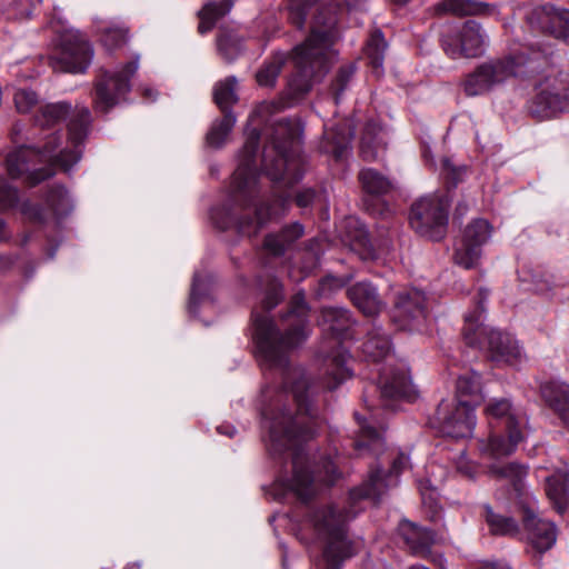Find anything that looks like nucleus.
<instances>
[{
	"mask_svg": "<svg viewBox=\"0 0 569 569\" xmlns=\"http://www.w3.org/2000/svg\"><path fill=\"white\" fill-rule=\"evenodd\" d=\"M290 385V395L296 403L297 412L292 416L287 409L284 400L288 395L279 393L276 401L261 411L263 428L268 430L267 447L270 455H281L286 450H292V477L278 480L276 487L292 491L299 499L307 500L318 490L317 483L323 481L333 483L337 479L336 467L332 461L325 459L321 469L316 476L307 470V456L299 448L300 443L312 438L318 427V411L309 401L306 391L310 388L309 379L301 368H295L287 372L286 389Z\"/></svg>",
	"mask_w": 569,
	"mask_h": 569,
	"instance_id": "nucleus-1",
	"label": "nucleus"
},
{
	"mask_svg": "<svg viewBox=\"0 0 569 569\" xmlns=\"http://www.w3.org/2000/svg\"><path fill=\"white\" fill-rule=\"evenodd\" d=\"M68 116L67 136L52 132L44 136L42 144L22 146L8 154L6 164L11 178H23L30 184H37L53 174L52 166H59L68 172L79 162L90 123L87 107L72 110L66 101L40 104L33 121L37 127L49 129Z\"/></svg>",
	"mask_w": 569,
	"mask_h": 569,
	"instance_id": "nucleus-2",
	"label": "nucleus"
},
{
	"mask_svg": "<svg viewBox=\"0 0 569 569\" xmlns=\"http://www.w3.org/2000/svg\"><path fill=\"white\" fill-rule=\"evenodd\" d=\"M329 8L319 6L316 0H290L289 19L292 24L310 27L307 39L293 48L290 61L296 68L288 81V94L298 99L306 94L312 80L323 76L336 60L333 50L336 16Z\"/></svg>",
	"mask_w": 569,
	"mask_h": 569,
	"instance_id": "nucleus-3",
	"label": "nucleus"
},
{
	"mask_svg": "<svg viewBox=\"0 0 569 569\" xmlns=\"http://www.w3.org/2000/svg\"><path fill=\"white\" fill-rule=\"evenodd\" d=\"M308 307L301 293L295 296L291 310L286 317L290 329L280 336L267 316L253 313L254 340L260 361L269 367H284L288 351L303 342L310 329L307 321Z\"/></svg>",
	"mask_w": 569,
	"mask_h": 569,
	"instance_id": "nucleus-4",
	"label": "nucleus"
},
{
	"mask_svg": "<svg viewBox=\"0 0 569 569\" xmlns=\"http://www.w3.org/2000/svg\"><path fill=\"white\" fill-rule=\"evenodd\" d=\"M348 519L347 513L333 506L319 508L308 513L296 535L305 545L311 541L320 542L327 569H338L340 561L353 555V546L346 535Z\"/></svg>",
	"mask_w": 569,
	"mask_h": 569,
	"instance_id": "nucleus-5",
	"label": "nucleus"
},
{
	"mask_svg": "<svg viewBox=\"0 0 569 569\" xmlns=\"http://www.w3.org/2000/svg\"><path fill=\"white\" fill-rule=\"evenodd\" d=\"M488 472L490 477L506 480L512 486V493L522 509V522L530 545L540 553L549 550L556 543L557 528L553 522L538 517L537 500L530 496L523 485L528 473L527 468L516 462L492 463Z\"/></svg>",
	"mask_w": 569,
	"mask_h": 569,
	"instance_id": "nucleus-6",
	"label": "nucleus"
},
{
	"mask_svg": "<svg viewBox=\"0 0 569 569\" xmlns=\"http://www.w3.org/2000/svg\"><path fill=\"white\" fill-rule=\"evenodd\" d=\"M301 128L297 121H278L270 138V146L263 150L262 161L267 176L286 186L302 178V160L298 153Z\"/></svg>",
	"mask_w": 569,
	"mask_h": 569,
	"instance_id": "nucleus-7",
	"label": "nucleus"
},
{
	"mask_svg": "<svg viewBox=\"0 0 569 569\" xmlns=\"http://www.w3.org/2000/svg\"><path fill=\"white\" fill-rule=\"evenodd\" d=\"M319 325L322 331L331 336L330 351L322 350L325 359V388L336 389L351 376L348 368L349 353L341 347L340 338L351 327L350 312L343 308L325 307L321 310Z\"/></svg>",
	"mask_w": 569,
	"mask_h": 569,
	"instance_id": "nucleus-8",
	"label": "nucleus"
},
{
	"mask_svg": "<svg viewBox=\"0 0 569 569\" xmlns=\"http://www.w3.org/2000/svg\"><path fill=\"white\" fill-rule=\"evenodd\" d=\"M485 309H478L465 317L463 337L468 345L486 348L490 358L497 362L517 366L522 361V350L518 341L509 333L487 327L482 322Z\"/></svg>",
	"mask_w": 569,
	"mask_h": 569,
	"instance_id": "nucleus-9",
	"label": "nucleus"
},
{
	"mask_svg": "<svg viewBox=\"0 0 569 569\" xmlns=\"http://www.w3.org/2000/svg\"><path fill=\"white\" fill-rule=\"evenodd\" d=\"M528 62L523 54L485 62L467 76L463 90L470 97L485 94L510 78L525 74Z\"/></svg>",
	"mask_w": 569,
	"mask_h": 569,
	"instance_id": "nucleus-10",
	"label": "nucleus"
},
{
	"mask_svg": "<svg viewBox=\"0 0 569 569\" xmlns=\"http://www.w3.org/2000/svg\"><path fill=\"white\" fill-rule=\"evenodd\" d=\"M449 199L431 194L420 198L411 208L410 224L420 236L440 240L448 224Z\"/></svg>",
	"mask_w": 569,
	"mask_h": 569,
	"instance_id": "nucleus-11",
	"label": "nucleus"
},
{
	"mask_svg": "<svg viewBox=\"0 0 569 569\" xmlns=\"http://www.w3.org/2000/svg\"><path fill=\"white\" fill-rule=\"evenodd\" d=\"M259 133L252 130L240 152L239 163L232 177V199L239 206L247 208L257 194L256 154Z\"/></svg>",
	"mask_w": 569,
	"mask_h": 569,
	"instance_id": "nucleus-12",
	"label": "nucleus"
},
{
	"mask_svg": "<svg viewBox=\"0 0 569 569\" xmlns=\"http://www.w3.org/2000/svg\"><path fill=\"white\" fill-rule=\"evenodd\" d=\"M530 112L540 119H548L569 111V81L558 76H547L536 87Z\"/></svg>",
	"mask_w": 569,
	"mask_h": 569,
	"instance_id": "nucleus-13",
	"label": "nucleus"
},
{
	"mask_svg": "<svg viewBox=\"0 0 569 569\" xmlns=\"http://www.w3.org/2000/svg\"><path fill=\"white\" fill-rule=\"evenodd\" d=\"M475 409L458 405L455 400H443L439 403L433 426L445 436L451 438H468L476 427Z\"/></svg>",
	"mask_w": 569,
	"mask_h": 569,
	"instance_id": "nucleus-14",
	"label": "nucleus"
},
{
	"mask_svg": "<svg viewBox=\"0 0 569 569\" xmlns=\"http://www.w3.org/2000/svg\"><path fill=\"white\" fill-rule=\"evenodd\" d=\"M138 70V59L128 62L121 70L104 72L96 86L94 108L107 112L130 91V77Z\"/></svg>",
	"mask_w": 569,
	"mask_h": 569,
	"instance_id": "nucleus-15",
	"label": "nucleus"
},
{
	"mask_svg": "<svg viewBox=\"0 0 569 569\" xmlns=\"http://www.w3.org/2000/svg\"><path fill=\"white\" fill-rule=\"evenodd\" d=\"M288 200L280 198L272 206H260L254 208V219H238L231 208L214 209L211 211V219L219 229H228L236 224L238 229L247 234L253 236L271 218L278 217L287 209Z\"/></svg>",
	"mask_w": 569,
	"mask_h": 569,
	"instance_id": "nucleus-16",
	"label": "nucleus"
},
{
	"mask_svg": "<svg viewBox=\"0 0 569 569\" xmlns=\"http://www.w3.org/2000/svg\"><path fill=\"white\" fill-rule=\"evenodd\" d=\"M492 228L485 219L469 223L457 242L453 253L455 263L465 268H475L481 258V247L490 239Z\"/></svg>",
	"mask_w": 569,
	"mask_h": 569,
	"instance_id": "nucleus-17",
	"label": "nucleus"
},
{
	"mask_svg": "<svg viewBox=\"0 0 569 569\" xmlns=\"http://www.w3.org/2000/svg\"><path fill=\"white\" fill-rule=\"evenodd\" d=\"M92 48L77 34H66L59 52L51 57V66L56 71L84 72L92 59Z\"/></svg>",
	"mask_w": 569,
	"mask_h": 569,
	"instance_id": "nucleus-18",
	"label": "nucleus"
},
{
	"mask_svg": "<svg viewBox=\"0 0 569 569\" xmlns=\"http://www.w3.org/2000/svg\"><path fill=\"white\" fill-rule=\"evenodd\" d=\"M425 295L418 289L400 292L393 310V320L403 330H417L426 319Z\"/></svg>",
	"mask_w": 569,
	"mask_h": 569,
	"instance_id": "nucleus-19",
	"label": "nucleus"
},
{
	"mask_svg": "<svg viewBox=\"0 0 569 569\" xmlns=\"http://www.w3.org/2000/svg\"><path fill=\"white\" fill-rule=\"evenodd\" d=\"M442 46L452 59L473 58L483 52L486 36L476 21L469 20L463 24L458 39L445 38Z\"/></svg>",
	"mask_w": 569,
	"mask_h": 569,
	"instance_id": "nucleus-20",
	"label": "nucleus"
},
{
	"mask_svg": "<svg viewBox=\"0 0 569 569\" xmlns=\"http://www.w3.org/2000/svg\"><path fill=\"white\" fill-rule=\"evenodd\" d=\"M527 20L532 28L569 41V10L540 6L528 13Z\"/></svg>",
	"mask_w": 569,
	"mask_h": 569,
	"instance_id": "nucleus-21",
	"label": "nucleus"
},
{
	"mask_svg": "<svg viewBox=\"0 0 569 569\" xmlns=\"http://www.w3.org/2000/svg\"><path fill=\"white\" fill-rule=\"evenodd\" d=\"M381 398L385 401L393 399L413 400L416 390L408 376L407 369L401 366L398 369L391 368V362L388 368H383L378 380Z\"/></svg>",
	"mask_w": 569,
	"mask_h": 569,
	"instance_id": "nucleus-22",
	"label": "nucleus"
},
{
	"mask_svg": "<svg viewBox=\"0 0 569 569\" xmlns=\"http://www.w3.org/2000/svg\"><path fill=\"white\" fill-rule=\"evenodd\" d=\"M526 428H505V433L490 432L479 440V451L483 457L500 459L512 455L525 439Z\"/></svg>",
	"mask_w": 569,
	"mask_h": 569,
	"instance_id": "nucleus-23",
	"label": "nucleus"
},
{
	"mask_svg": "<svg viewBox=\"0 0 569 569\" xmlns=\"http://www.w3.org/2000/svg\"><path fill=\"white\" fill-rule=\"evenodd\" d=\"M546 493L556 511L569 512V469L566 463L545 477Z\"/></svg>",
	"mask_w": 569,
	"mask_h": 569,
	"instance_id": "nucleus-24",
	"label": "nucleus"
},
{
	"mask_svg": "<svg viewBox=\"0 0 569 569\" xmlns=\"http://www.w3.org/2000/svg\"><path fill=\"white\" fill-rule=\"evenodd\" d=\"M485 413L489 419L503 421L505 428H527L528 425L526 415L515 408L507 398L489 400Z\"/></svg>",
	"mask_w": 569,
	"mask_h": 569,
	"instance_id": "nucleus-25",
	"label": "nucleus"
},
{
	"mask_svg": "<svg viewBox=\"0 0 569 569\" xmlns=\"http://www.w3.org/2000/svg\"><path fill=\"white\" fill-rule=\"evenodd\" d=\"M456 403L475 409L483 400L480 375L473 370L460 375L456 386Z\"/></svg>",
	"mask_w": 569,
	"mask_h": 569,
	"instance_id": "nucleus-26",
	"label": "nucleus"
},
{
	"mask_svg": "<svg viewBox=\"0 0 569 569\" xmlns=\"http://www.w3.org/2000/svg\"><path fill=\"white\" fill-rule=\"evenodd\" d=\"M399 531L412 553L417 556H428L431 546L436 542V538L431 531L420 528L407 520L400 523Z\"/></svg>",
	"mask_w": 569,
	"mask_h": 569,
	"instance_id": "nucleus-27",
	"label": "nucleus"
},
{
	"mask_svg": "<svg viewBox=\"0 0 569 569\" xmlns=\"http://www.w3.org/2000/svg\"><path fill=\"white\" fill-rule=\"evenodd\" d=\"M385 130L376 122H369L362 133L360 153L366 161L377 160L386 149Z\"/></svg>",
	"mask_w": 569,
	"mask_h": 569,
	"instance_id": "nucleus-28",
	"label": "nucleus"
},
{
	"mask_svg": "<svg viewBox=\"0 0 569 569\" xmlns=\"http://www.w3.org/2000/svg\"><path fill=\"white\" fill-rule=\"evenodd\" d=\"M348 296L357 308L367 316H375L381 310V301L376 288L367 282H359L348 289Z\"/></svg>",
	"mask_w": 569,
	"mask_h": 569,
	"instance_id": "nucleus-29",
	"label": "nucleus"
},
{
	"mask_svg": "<svg viewBox=\"0 0 569 569\" xmlns=\"http://www.w3.org/2000/svg\"><path fill=\"white\" fill-rule=\"evenodd\" d=\"M440 13L453 16L493 14L496 8L489 3L475 0H442L437 4Z\"/></svg>",
	"mask_w": 569,
	"mask_h": 569,
	"instance_id": "nucleus-30",
	"label": "nucleus"
},
{
	"mask_svg": "<svg viewBox=\"0 0 569 569\" xmlns=\"http://www.w3.org/2000/svg\"><path fill=\"white\" fill-rule=\"evenodd\" d=\"M363 355L373 362L380 360H391L390 341L388 336L380 328L369 333L367 340L362 345Z\"/></svg>",
	"mask_w": 569,
	"mask_h": 569,
	"instance_id": "nucleus-31",
	"label": "nucleus"
},
{
	"mask_svg": "<svg viewBox=\"0 0 569 569\" xmlns=\"http://www.w3.org/2000/svg\"><path fill=\"white\" fill-rule=\"evenodd\" d=\"M98 30L101 43L108 51L120 48L129 39V28L120 20L102 22Z\"/></svg>",
	"mask_w": 569,
	"mask_h": 569,
	"instance_id": "nucleus-32",
	"label": "nucleus"
},
{
	"mask_svg": "<svg viewBox=\"0 0 569 569\" xmlns=\"http://www.w3.org/2000/svg\"><path fill=\"white\" fill-rule=\"evenodd\" d=\"M325 136L332 144L330 152H332L338 159L342 158L355 136L353 121L346 120L343 128L338 126L327 129L325 131Z\"/></svg>",
	"mask_w": 569,
	"mask_h": 569,
	"instance_id": "nucleus-33",
	"label": "nucleus"
},
{
	"mask_svg": "<svg viewBox=\"0 0 569 569\" xmlns=\"http://www.w3.org/2000/svg\"><path fill=\"white\" fill-rule=\"evenodd\" d=\"M541 395L547 405L559 415L569 403V385L562 381H549L541 386Z\"/></svg>",
	"mask_w": 569,
	"mask_h": 569,
	"instance_id": "nucleus-34",
	"label": "nucleus"
},
{
	"mask_svg": "<svg viewBox=\"0 0 569 569\" xmlns=\"http://www.w3.org/2000/svg\"><path fill=\"white\" fill-rule=\"evenodd\" d=\"M303 234V227L293 223L282 230L280 234H269L264 240V248L273 256L282 254L288 246Z\"/></svg>",
	"mask_w": 569,
	"mask_h": 569,
	"instance_id": "nucleus-35",
	"label": "nucleus"
},
{
	"mask_svg": "<svg viewBox=\"0 0 569 569\" xmlns=\"http://www.w3.org/2000/svg\"><path fill=\"white\" fill-rule=\"evenodd\" d=\"M232 3L229 0L207 3L198 13L200 22L198 30L201 34L210 31L216 22L231 10Z\"/></svg>",
	"mask_w": 569,
	"mask_h": 569,
	"instance_id": "nucleus-36",
	"label": "nucleus"
},
{
	"mask_svg": "<svg viewBox=\"0 0 569 569\" xmlns=\"http://www.w3.org/2000/svg\"><path fill=\"white\" fill-rule=\"evenodd\" d=\"M236 123V117L231 112H226L223 117L216 120L209 129L206 140L211 148L219 149L227 141L228 137Z\"/></svg>",
	"mask_w": 569,
	"mask_h": 569,
	"instance_id": "nucleus-37",
	"label": "nucleus"
},
{
	"mask_svg": "<svg viewBox=\"0 0 569 569\" xmlns=\"http://www.w3.org/2000/svg\"><path fill=\"white\" fill-rule=\"evenodd\" d=\"M213 98L223 113L229 112V107L238 100L237 79L228 77L223 81L217 82L213 89Z\"/></svg>",
	"mask_w": 569,
	"mask_h": 569,
	"instance_id": "nucleus-38",
	"label": "nucleus"
},
{
	"mask_svg": "<svg viewBox=\"0 0 569 569\" xmlns=\"http://www.w3.org/2000/svg\"><path fill=\"white\" fill-rule=\"evenodd\" d=\"M288 58L284 53H276L257 72V82L261 87H273L280 73L281 68Z\"/></svg>",
	"mask_w": 569,
	"mask_h": 569,
	"instance_id": "nucleus-39",
	"label": "nucleus"
},
{
	"mask_svg": "<svg viewBox=\"0 0 569 569\" xmlns=\"http://www.w3.org/2000/svg\"><path fill=\"white\" fill-rule=\"evenodd\" d=\"M485 518L493 535L509 536L518 531V525L511 517L496 513L490 506L485 507Z\"/></svg>",
	"mask_w": 569,
	"mask_h": 569,
	"instance_id": "nucleus-40",
	"label": "nucleus"
},
{
	"mask_svg": "<svg viewBox=\"0 0 569 569\" xmlns=\"http://www.w3.org/2000/svg\"><path fill=\"white\" fill-rule=\"evenodd\" d=\"M46 203L57 217H63L72 210L71 198L61 186L53 187L48 191Z\"/></svg>",
	"mask_w": 569,
	"mask_h": 569,
	"instance_id": "nucleus-41",
	"label": "nucleus"
},
{
	"mask_svg": "<svg viewBox=\"0 0 569 569\" xmlns=\"http://www.w3.org/2000/svg\"><path fill=\"white\" fill-rule=\"evenodd\" d=\"M387 488L386 479L382 470L377 469L369 476L366 485L358 490L351 492L352 497H363L377 500L385 492Z\"/></svg>",
	"mask_w": 569,
	"mask_h": 569,
	"instance_id": "nucleus-42",
	"label": "nucleus"
},
{
	"mask_svg": "<svg viewBox=\"0 0 569 569\" xmlns=\"http://www.w3.org/2000/svg\"><path fill=\"white\" fill-rule=\"evenodd\" d=\"M359 179L363 189L371 194H382L391 188L390 181L373 169H363Z\"/></svg>",
	"mask_w": 569,
	"mask_h": 569,
	"instance_id": "nucleus-43",
	"label": "nucleus"
},
{
	"mask_svg": "<svg viewBox=\"0 0 569 569\" xmlns=\"http://www.w3.org/2000/svg\"><path fill=\"white\" fill-rule=\"evenodd\" d=\"M386 49L387 43L382 32L380 30L375 31L367 42L366 54L378 72L382 67Z\"/></svg>",
	"mask_w": 569,
	"mask_h": 569,
	"instance_id": "nucleus-44",
	"label": "nucleus"
},
{
	"mask_svg": "<svg viewBox=\"0 0 569 569\" xmlns=\"http://www.w3.org/2000/svg\"><path fill=\"white\" fill-rule=\"evenodd\" d=\"M356 419L359 422L362 437V440L357 442V448L369 447L371 450H377L382 443L380 430L369 425L367 418H360L356 415Z\"/></svg>",
	"mask_w": 569,
	"mask_h": 569,
	"instance_id": "nucleus-45",
	"label": "nucleus"
},
{
	"mask_svg": "<svg viewBox=\"0 0 569 569\" xmlns=\"http://www.w3.org/2000/svg\"><path fill=\"white\" fill-rule=\"evenodd\" d=\"M13 102L19 113H29L40 106V99L37 92L27 88L16 90L13 94Z\"/></svg>",
	"mask_w": 569,
	"mask_h": 569,
	"instance_id": "nucleus-46",
	"label": "nucleus"
},
{
	"mask_svg": "<svg viewBox=\"0 0 569 569\" xmlns=\"http://www.w3.org/2000/svg\"><path fill=\"white\" fill-rule=\"evenodd\" d=\"M217 46L222 57L230 61L236 58L240 51V41L232 32H222L217 39Z\"/></svg>",
	"mask_w": 569,
	"mask_h": 569,
	"instance_id": "nucleus-47",
	"label": "nucleus"
},
{
	"mask_svg": "<svg viewBox=\"0 0 569 569\" xmlns=\"http://www.w3.org/2000/svg\"><path fill=\"white\" fill-rule=\"evenodd\" d=\"M210 277L207 274H201L196 272L192 280L191 293H190V303L189 310L190 312H194V307L198 305L204 297L208 284L210 282Z\"/></svg>",
	"mask_w": 569,
	"mask_h": 569,
	"instance_id": "nucleus-48",
	"label": "nucleus"
},
{
	"mask_svg": "<svg viewBox=\"0 0 569 569\" xmlns=\"http://www.w3.org/2000/svg\"><path fill=\"white\" fill-rule=\"evenodd\" d=\"M18 203V190L6 179L0 178V210L13 208Z\"/></svg>",
	"mask_w": 569,
	"mask_h": 569,
	"instance_id": "nucleus-49",
	"label": "nucleus"
},
{
	"mask_svg": "<svg viewBox=\"0 0 569 569\" xmlns=\"http://www.w3.org/2000/svg\"><path fill=\"white\" fill-rule=\"evenodd\" d=\"M466 172V167L456 166L451 159L443 158L441 161V174L456 186Z\"/></svg>",
	"mask_w": 569,
	"mask_h": 569,
	"instance_id": "nucleus-50",
	"label": "nucleus"
},
{
	"mask_svg": "<svg viewBox=\"0 0 569 569\" xmlns=\"http://www.w3.org/2000/svg\"><path fill=\"white\" fill-rule=\"evenodd\" d=\"M353 73H355L353 66H349V67L340 69L339 73L337 76V79H336V83H335L336 102H338L341 92L346 89V87H347L348 82L350 81V79L352 78Z\"/></svg>",
	"mask_w": 569,
	"mask_h": 569,
	"instance_id": "nucleus-51",
	"label": "nucleus"
},
{
	"mask_svg": "<svg viewBox=\"0 0 569 569\" xmlns=\"http://www.w3.org/2000/svg\"><path fill=\"white\" fill-rule=\"evenodd\" d=\"M40 0H17L14 2L13 18L28 19Z\"/></svg>",
	"mask_w": 569,
	"mask_h": 569,
	"instance_id": "nucleus-52",
	"label": "nucleus"
},
{
	"mask_svg": "<svg viewBox=\"0 0 569 569\" xmlns=\"http://www.w3.org/2000/svg\"><path fill=\"white\" fill-rule=\"evenodd\" d=\"M282 299L281 286L273 282L269 291L263 299V307L267 310L274 308Z\"/></svg>",
	"mask_w": 569,
	"mask_h": 569,
	"instance_id": "nucleus-53",
	"label": "nucleus"
},
{
	"mask_svg": "<svg viewBox=\"0 0 569 569\" xmlns=\"http://www.w3.org/2000/svg\"><path fill=\"white\" fill-rule=\"evenodd\" d=\"M457 469L459 472H461L462 475L470 479H475L478 472L477 466L467 460L465 452H461V456L459 457V460L457 462Z\"/></svg>",
	"mask_w": 569,
	"mask_h": 569,
	"instance_id": "nucleus-54",
	"label": "nucleus"
},
{
	"mask_svg": "<svg viewBox=\"0 0 569 569\" xmlns=\"http://www.w3.org/2000/svg\"><path fill=\"white\" fill-rule=\"evenodd\" d=\"M315 198V192L311 189L303 190L297 194V204L301 208L309 207Z\"/></svg>",
	"mask_w": 569,
	"mask_h": 569,
	"instance_id": "nucleus-55",
	"label": "nucleus"
},
{
	"mask_svg": "<svg viewBox=\"0 0 569 569\" xmlns=\"http://www.w3.org/2000/svg\"><path fill=\"white\" fill-rule=\"evenodd\" d=\"M421 498L425 506H429L433 512V516L437 515V503L435 500V490L427 491L425 488L420 487Z\"/></svg>",
	"mask_w": 569,
	"mask_h": 569,
	"instance_id": "nucleus-56",
	"label": "nucleus"
},
{
	"mask_svg": "<svg viewBox=\"0 0 569 569\" xmlns=\"http://www.w3.org/2000/svg\"><path fill=\"white\" fill-rule=\"evenodd\" d=\"M338 7L345 6L350 9L360 4L363 0H333Z\"/></svg>",
	"mask_w": 569,
	"mask_h": 569,
	"instance_id": "nucleus-57",
	"label": "nucleus"
},
{
	"mask_svg": "<svg viewBox=\"0 0 569 569\" xmlns=\"http://www.w3.org/2000/svg\"><path fill=\"white\" fill-rule=\"evenodd\" d=\"M406 461H407V458L405 456H401V457H399V459L395 460L393 466H392V472L398 475L400 472L401 466H403Z\"/></svg>",
	"mask_w": 569,
	"mask_h": 569,
	"instance_id": "nucleus-58",
	"label": "nucleus"
},
{
	"mask_svg": "<svg viewBox=\"0 0 569 569\" xmlns=\"http://www.w3.org/2000/svg\"><path fill=\"white\" fill-rule=\"evenodd\" d=\"M218 432L232 437L236 433V428L232 426H220Z\"/></svg>",
	"mask_w": 569,
	"mask_h": 569,
	"instance_id": "nucleus-59",
	"label": "nucleus"
},
{
	"mask_svg": "<svg viewBox=\"0 0 569 569\" xmlns=\"http://www.w3.org/2000/svg\"><path fill=\"white\" fill-rule=\"evenodd\" d=\"M272 104L271 103H261L257 110L254 111L256 114L258 116H264L267 112H269V110L271 109Z\"/></svg>",
	"mask_w": 569,
	"mask_h": 569,
	"instance_id": "nucleus-60",
	"label": "nucleus"
},
{
	"mask_svg": "<svg viewBox=\"0 0 569 569\" xmlns=\"http://www.w3.org/2000/svg\"><path fill=\"white\" fill-rule=\"evenodd\" d=\"M558 416L562 420L565 426L569 428V403L565 407V409Z\"/></svg>",
	"mask_w": 569,
	"mask_h": 569,
	"instance_id": "nucleus-61",
	"label": "nucleus"
},
{
	"mask_svg": "<svg viewBox=\"0 0 569 569\" xmlns=\"http://www.w3.org/2000/svg\"><path fill=\"white\" fill-rule=\"evenodd\" d=\"M482 569H510L507 565L500 562H491L487 563L482 567Z\"/></svg>",
	"mask_w": 569,
	"mask_h": 569,
	"instance_id": "nucleus-62",
	"label": "nucleus"
},
{
	"mask_svg": "<svg viewBox=\"0 0 569 569\" xmlns=\"http://www.w3.org/2000/svg\"><path fill=\"white\" fill-rule=\"evenodd\" d=\"M9 237V232L7 230L6 223L2 219H0V241L6 240Z\"/></svg>",
	"mask_w": 569,
	"mask_h": 569,
	"instance_id": "nucleus-63",
	"label": "nucleus"
},
{
	"mask_svg": "<svg viewBox=\"0 0 569 569\" xmlns=\"http://www.w3.org/2000/svg\"><path fill=\"white\" fill-rule=\"evenodd\" d=\"M143 94L146 98L151 99V100H154V98H156V92L150 88L144 89Z\"/></svg>",
	"mask_w": 569,
	"mask_h": 569,
	"instance_id": "nucleus-64",
	"label": "nucleus"
}]
</instances>
